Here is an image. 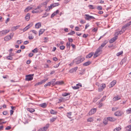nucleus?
Returning a JSON list of instances; mask_svg holds the SVG:
<instances>
[{"label":"nucleus","instance_id":"680f3d73","mask_svg":"<svg viewBox=\"0 0 131 131\" xmlns=\"http://www.w3.org/2000/svg\"><path fill=\"white\" fill-rule=\"evenodd\" d=\"M65 48V46L63 45H62L60 47V49L61 50H63Z\"/></svg>","mask_w":131,"mask_h":131},{"label":"nucleus","instance_id":"6ab92c4d","mask_svg":"<svg viewBox=\"0 0 131 131\" xmlns=\"http://www.w3.org/2000/svg\"><path fill=\"white\" fill-rule=\"evenodd\" d=\"M41 24L40 23H38L36 24L35 25L36 28L38 29L41 27Z\"/></svg>","mask_w":131,"mask_h":131},{"label":"nucleus","instance_id":"0eeeda50","mask_svg":"<svg viewBox=\"0 0 131 131\" xmlns=\"http://www.w3.org/2000/svg\"><path fill=\"white\" fill-rule=\"evenodd\" d=\"M49 126V124H47L45 126L43 127L40 128L39 129V131H46L48 128Z\"/></svg>","mask_w":131,"mask_h":131},{"label":"nucleus","instance_id":"f8f14e48","mask_svg":"<svg viewBox=\"0 0 131 131\" xmlns=\"http://www.w3.org/2000/svg\"><path fill=\"white\" fill-rule=\"evenodd\" d=\"M82 86L81 84L79 83L77 84L75 86H72L73 89H74L75 90L79 89L80 87Z\"/></svg>","mask_w":131,"mask_h":131},{"label":"nucleus","instance_id":"f704fd0d","mask_svg":"<svg viewBox=\"0 0 131 131\" xmlns=\"http://www.w3.org/2000/svg\"><path fill=\"white\" fill-rule=\"evenodd\" d=\"M126 113L127 114H129L131 113V108H129L126 111Z\"/></svg>","mask_w":131,"mask_h":131},{"label":"nucleus","instance_id":"20e7f679","mask_svg":"<svg viewBox=\"0 0 131 131\" xmlns=\"http://www.w3.org/2000/svg\"><path fill=\"white\" fill-rule=\"evenodd\" d=\"M85 16H86L85 17V18L86 20H90L92 19H95V17L93 16L89 15L88 14H86L85 15Z\"/></svg>","mask_w":131,"mask_h":131},{"label":"nucleus","instance_id":"1a4fd4ad","mask_svg":"<svg viewBox=\"0 0 131 131\" xmlns=\"http://www.w3.org/2000/svg\"><path fill=\"white\" fill-rule=\"evenodd\" d=\"M106 87L105 84H101L100 87L98 89V91L99 92H101L102 91L103 89Z\"/></svg>","mask_w":131,"mask_h":131},{"label":"nucleus","instance_id":"a19ab883","mask_svg":"<svg viewBox=\"0 0 131 131\" xmlns=\"http://www.w3.org/2000/svg\"><path fill=\"white\" fill-rule=\"evenodd\" d=\"M88 7L90 9H93L95 8V7L92 5H89Z\"/></svg>","mask_w":131,"mask_h":131},{"label":"nucleus","instance_id":"864d4df0","mask_svg":"<svg viewBox=\"0 0 131 131\" xmlns=\"http://www.w3.org/2000/svg\"><path fill=\"white\" fill-rule=\"evenodd\" d=\"M33 10L32 11V13L33 14L34 13H37L39 12V11L38 10Z\"/></svg>","mask_w":131,"mask_h":131},{"label":"nucleus","instance_id":"7c9ffc66","mask_svg":"<svg viewBox=\"0 0 131 131\" xmlns=\"http://www.w3.org/2000/svg\"><path fill=\"white\" fill-rule=\"evenodd\" d=\"M126 130L127 131H131V125H129L126 127Z\"/></svg>","mask_w":131,"mask_h":131},{"label":"nucleus","instance_id":"58836bf2","mask_svg":"<svg viewBox=\"0 0 131 131\" xmlns=\"http://www.w3.org/2000/svg\"><path fill=\"white\" fill-rule=\"evenodd\" d=\"M121 129V128L120 127H117L114 129V131H119Z\"/></svg>","mask_w":131,"mask_h":131},{"label":"nucleus","instance_id":"412c9836","mask_svg":"<svg viewBox=\"0 0 131 131\" xmlns=\"http://www.w3.org/2000/svg\"><path fill=\"white\" fill-rule=\"evenodd\" d=\"M30 15L29 13H28L27 14L25 17V19L26 20L28 21L30 18Z\"/></svg>","mask_w":131,"mask_h":131},{"label":"nucleus","instance_id":"8fccbe9b","mask_svg":"<svg viewBox=\"0 0 131 131\" xmlns=\"http://www.w3.org/2000/svg\"><path fill=\"white\" fill-rule=\"evenodd\" d=\"M119 108V107H113L112 108V110L113 111H116Z\"/></svg>","mask_w":131,"mask_h":131},{"label":"nucleus","instance_id":"13d9d810","mask_svg":"<svg viewBox=\"0 0 131 131\" xmlns=\"http://www.w3.org/2000/svg\"><path fill=\"white\" fill-rule=\"evenodd\" d=\"M41 84H42V83L41 82V81H40V82L37 83L35 84V86H37L39 85H41Z\"/></svg>","mask_w":131,"mask_h":131},{"label":"nucleus","instance_id":"bf43d9fd","mask_svg":"<svg viewBox=\"0 0 131 131\" xmlns=\"http://www.w3.org/2000/svg\"><path fill=\"white\" fill-rule=\"evenodd\" d=\"M48 78H47L46 79H44L42 80V81H41V82L42 83V84L43 83L45 82L46 81H47L48 80Z\"/></svg>","mask_w":131,"mask_h":131},{"label":"nucleus","instance_id":"09e8293b","mask_svg":"<svg viewBox=\"0 0 131 131\" xmlns=\"http://www.w3.org/2000/svg\"><path fill=\"white\" fill-rule=\"evenodd\" d=\"M53 6L52 5V4H51L48 7L49 9H47L46 10V11H49L50 9H52L53 8Z\"/></svg>","mask_w":131,"mask_h":131},{"label":"nucleus","instance_id":"bb28decb","mask_svg":"<svg viewBox=\"0 0 131 131\" xmlns=\"http://www.w3.org/2000/svg\"><path fill=\"white\" fill-rule=\"evenodd\" d=\"M27 110L31 113H32L35 111V110L32 108H27Z\"/></svg>","mask_w":131,"mask_h":131},{"label":"nucleus","instance_id":"9b49d317","mask_svg":"<svg viewBox=\"0 0 131 131\" xmlns=\"http://www.w3.org/2000/svg\"><path fill=\"white\" fill-rule=\"evenodd\" d=\"M117 36L115 35L114 37L112 38L109 41V42L110 43H111L114 41H115L117 39Z\"/></svg>","mask_w":131,"mask_h":131},{"label":"nucleus","instance_id":"4d7b16f0","mask_svg":"<svg viewBox=\"0 0 131 131\" xmlns=\"http://www.w3.org/2000/svg\"><path fill=\"white\" fill-rule=\"evenodd\" d=\"M66 46L67 48H70V43L69 42H68L67 43Z\"/></svg>","mask_w":131,"mask_h":131},{"label":"nucleus","instance_id":"338daca9","mask_svg":"<svg viewBox=\"0 0 131 131\" xmlns=\"http://www.w3.org/2000/svg\"><path fill=\"white\" fill-rule=\"evenodd\" d=\"M89 26H90V25H89V23L85 25V29H87V28Z\"/></svg>","mask_w":131,"mask_h":131},{"label":"nucleus","instance_id":"4c0bfd02","mask_svg":"<svg viewBox=\"0 0 131 131\" xmlns=\"http://www.w3.org/2000/svg\"><path fill=\"white\" fill-rule=\"evenodd\" d=\"M42 6V4H39V6L37 7V8L35 9V10H37L38 9H40Z\"/></svg>","mask_w":131,"mask_h":131},{"label":"nucleus","instance_id":"79ce46f5","mask_svg":"<svg viewBox=\"0 0 131 131\" xmlns=\"http://www.w3.org/2000/svg\"><path fill=\"white\" fill-rule=\"evenodd\" d=\"M51 84L50 82H49L47 83H46V84H45L44 85V86L45 87H46L48 86H50Z\"/></svg>","mask_w":131,"mask_h":131},{"label":"nucleus","instance_id":"f3484780","mask_svg":"<svg viewBox=\"0 0 131 131\" xmlns=\"http://www.w3.org/2000/svg\"><path fill=\"white\" fill-rule=\"evenodd\" d=\"M11 39V37L9 35L6 36L4 38V40L6 41H8Z\"/></svg>","mask_w":131,"mask_h":131},{"label":"nucleus","instance_id":"f257e3e1","mask_svg":"<svg viewBox=\"0 0 131 131\" xmlns=\"http://www.w3.org/2000/svg\"><path fill=\"white\" fill-rule=\"evenodd\" d=\"M85 59L84 58H80V57H78L74 59L73 61V63H75L76 64H78L82 61Z\"/></svg>","mask_w":131,"mask_h":131},{"label":"nucleus","instance_id":"f03ea898","mask_svg":"<svg viewBox=\"0 0 131 131\" xmlns=\"http://www.w3.org/2000/svg\"><path fill=\"white\" fill-rule=\"evenodd\" d=\"M102 49H101V47H99L96 49L94 54L93 57L94 58L98 57L100 55V52H101L102 51Z\"/></svg>","mask_w":131,"mask_h":131},{"label":"nucleus","instance_id":"393cba45","mask_svg":"<svg viewBox=\"0 0 131 131\" xmlns=\"http://www.w3.org/2000/svg\"><path fill=\"white\" fill-rule=\"evenodd\" d=\"M91 62L90 61H88V62H85L83 64V66H89L90 64H91Z\"/></svg>","mask_w":131,"mask_h":131},{"label":"nucleus","instance_id":"de8ad7c7","mask_svg":"<svg viewBox=\"0 0 131 131\" xmlns=\"http://www.w3.org/2000/svg\"><path fill=\"white\" fill-rule=\"evenodd\" d=\"M71 112L67 113V117L69 118H71Z\"/></svg>","mask_w":131,"mask_h":131},{"label":"nucleus","instance_id":"2f4dec72","mask_svg":"<svg viewBox=\"0 0 131 131\" xmlns=\"http://www.w3.org/2000/svg\"><path fill=\"white\" fill-rule=\"evenodd\" d=\"M120 99H121V98L118 96H115L113 98V100L114 101H116Z\"/></svg>","mask_w":131,"mask_h":131},{"label":"nucleus","instance_id":"3c124183","mask_svg":"<svg viewBox=\"0 0 131 131\" xmlns=\"http://www.w3.org/2000/svg\"><path fill=\"white\" fill-rule=\"evenodd\" d=\"M49 14L47 13H45V14H43V15L42 16V18H45L48 16Z\"/></svg>","mask_w":131,"mask_h":131},{"label":"nucleus","instance_id":"e2e57ef3","mask_svg":"<svg viewBox=\"0 0 131 131\" xmlns=\"http://www.w3.org/2000/svg\"><path fill=\"white\" fill-rule=\"evenodd\" d=\"M97 28H94L92 30L93 32H96L97 31Z\"/></svg>","mask_w":131,"mask_h":131},{"label":"nucleus","instance_id":"49530a36","mask_svg":"<svg viewBox=\"0 0 131 131\" xmlns=\"http://www.w3.org/2000/svg\"><path fill=\"white\" fill-rule=\"evenodd\" d=\"M34 38V37L32 36L31 34H30L28 36V38L29 39L31 40L33 39Z\"/></svg>","mask_w":131,"mask_h":131},{"label":"nucleus","instance_id":"a18cd8bd","mask_svg":"<svg viewBox=\"0 0 131 131\" xmlns=\"http://www.w3.org/2000/svg\"><path fill=\"white\" fill-rule=\"evenodd\" d=\"M30 32H32V33H34L35 35H37V32L35 30H30Z\"/></svg>","mask_w":131,"mask_h":131},{"label":"nucleus","instance_id":"6e6552de","mask_svg":"<svg viewBox=\"0 0 131 131\" xmlns=\"http://www.w3.org/2000/svg\"><path fill=\"white\" fill-rule=\"evenodd\" d=\"M9 31L10 30H5L1 31V36H2L4 35H5L8 33Z\"/></svg>","mask_w":131,"mask_h":131},{"label":"nucleus","instance_id":"5701e85b","mask_svg":"<svg viewBox=\"0 0 131 131\" xmlns=\"http://www.w3.org/2000/svg\"><path fill=\"white\" fill-rule=\"evenodd\" d=\"M47 104L46 103H43L40 104L39 106L43 108H45L47 106Z\"/></svg>","mask_w":131,"mask_h":131},{"label":"nucleus","instance_id":"7ed1b4c3","mask_svg":"<svg viewBox=\"0 0 131 131\" xmlns=\"http://www.w3.org/2000/svg\"><path fill=\"white\" fill-rule=\"evenodd\" d=\"M130 25H131V23L130 21L123 26L121 30L124 32L126 30L127 27H129Z\"/></svg>","mask_w":131,"mask_h":131},{"label":"nucleus","instance_id":"c85d7f7f","mask_svg":"<svg viewBox=\"0 0 131 131\" xmlns=\"http://www.w3.org/2000/svg\"><path fill=\"white\" fill-rule=\"evenodd\" d=\"M32 9V7H28L26 8L24 10V11L25 12H27L28 11Z\"/></svg>","mask_w":131,"mask_h":131},{"label":"nucleus","instance_id":"ea45409f","mask_svg":"<svg viewBox=\"0 0 131 131\" xmlns=\"http://www.w3.org/2000/svg\"><path fill=\"white\" fill-rule=\"evenodd\" d=\"M70 94L68 93H64L62 94V95L63 96H66L70 95Z\"/></svg>","mask_w":131,"mask_h":131},{"label":"nucleus","instance_id":"9d476101","mask_svg":"<svg viewBox=\"0 0 131 131\" xmlns=\"http://www.w3.org/2000/svg\"><path fill=\"white\" fill-rule=\"evenodd\" d=\"M96 108L92 109L90 110L88 114L89 115H91L94 114L96 112Z\"/></svg>","mask_w":131,"mask_h":131},{"label":"nucleus","instance_id":"4be33fe9","mask_svg":"<svg viewBox=\"0 0 131 131\" xmlns=\"http://www.w3.org/2000/svg\"><path fill=\"white\" fill-rule=\"evenodd\" d=\"M116 81L115 80H114L112 81L110 84V87H113L116 83Z\"/></svg>","mask_w":131,"mask_h":131},{"label":"nucleus","instance_id":"c03bdc74","mask_svg":"<svg viewBox=\"0 0 131 131\" xmlns=\"http://www.w3.org/2000/svg\"><path fill=\"white\" fill-rule=\"evenodd\" d=\"M6 59L8 60H11L13 59V58L10 56H8L6 57Z\"/></svg>","mask_w":131,"mask_h":131},{"label":"nucleus","instance_id":"4468645a","mask_svg":"<svg viewBox=\"0 0 131 131\" xmlns=\"http://www.w3.org/2000/svg\"><path fill=\"white\" fill-rule=\"evenodd\" d=\"M59 10H57L56 12H54L51 15V18H52L53 17L57 15L58 14L59 12Z\"/></svg>","mask_w":131,"mask_h":131},{"label":"nucleus","instance_id":"dca6fc26","mask_svg":"<svg viewBox=\"0 0 131 131\" xmlns=\"http://www.w3.org/2000/svg\"><path fill=\"white\" fill-rule=\"evenodd\" d=\"M78 67H76L74 68L71 69L69 71V72L70 73H72L74 72H75L78 69Z\"/></svg>","mask_w":131,"mask_h":131},{"label":"nucleus","instance_id":"473e14b6","mask_svg":"<svg viewBox=\"0 0 131 131\" xmlns=\"http://www.w3.org/2000/svg\"><path fill=\"white\" fill-rule=\"evenodd\" d=\"M57 117H53L50 119V121L51 122H52L55 121L57 119Z\"/></svg>","mask_w":131,"mask_h":131},{"label":"nucleus","instance_id":"6e6d98bb","mask_svg":"<svg viewBox=\"0 0 131 131\" xmlns=\"http://www.w3.org/2000/svg\"><path fill=\"white\" fill-rule=\"evenodd\" d=\"M108 120H107V119L104 120L103 122V123L104 124L106 125L108 124Z\"/></svg>","mask_w":131,"mask_h":131},{"label":"nucleus","instance_id":"423d86ee","mask_svg":"<svg viewBox=\"0 0 131 131\" xmlns=\"http://www.w3.org/2000/svg\"><path fill=\"white\" fill-rule=\"evenodd\" d=\"M34 75L33 74H29L26 76V80L27 81H31L33 79L32 76Z\"/></svg>","mask_w":131,"mask_h":131},{"label":"nucleus","instance_id":"c756f323","mask_svg":"<svg viewBox=\"0 0 131 131\" xmlns=\"http://www.w3.org/2000/svg\"><path fill=\"white\" fill-rule=\"evenodd\" d=\"M93 53H89L88 55H87L86 56V58H90L93 55Z\"/></svg>","mask_w":131,"mask_h":131},{"label":"nucleus","instance_id":"37998d69","mask_svg":"<svg viewBox=\"0 0 131 131\" xmlns=\"http://www.w3.org/2000/svg\"><path fill=\"white\" fill-rule=\"evenodd\" d=\"M32 52L34 53H36L38 52V49L37 48H35L32 50Z\"/></svg>","mask_w":131,"mask_h":131},{"label":"nucleus","instance_id":"052dcab7","mask_svg":"<svg viewBox=\"0 0 131 131\" xmlns=\"http://www.w3.org/2000/svg\"><path fill=\"white\" fill-rule=\"evenodd\" d=\"M97 9L99 10H101L102 9V7L101 6H99L97 7Z\"/></svg>","mask_w":131,"mask_h":131},{"label":"nucleus","instance_id":"ddd939ff","mask_svg":"<svg viewBox=\"0 0 131 131\" xmlns=\"http://www.w3.org/2000/svg\"><path fill=\"white\" fill-rule=\"evenodd\" d=\"M107 119L110 122H114L116 120V118L112 117H109L107 118Z\"/></svg>","mask_w":131,"mask_h":131},{"label":"nucleus","instance_id":"b1692460","mask_svg":"<svg viewBox=\"0 0 131 131\" xmlns=\"http://www.w3.org/2000/svg\"><path fill=\"white\" fill-rule=\"evenodd\" d=\"M45 31L44 29H40L39 32V36H40Z\"/></svg>","mask_w":131,"mask_h":131},{"label":"nucleus","instance_id":"603ef678","mask_svg":"<svg viewBox=\"0 0 131 131\" xmlns=\"http://www.w3.org/2000/svg\"><path fill=\"white\" fill-rule=\"evenodd\" d=\"M123 52L122 51H121L117 53L116 54V56H119L120 55L122 54L123 53Z\"/></svg>","mask_w":131,"mask_h":131},{"label":"nucleus","instance_id":"39448f33","mask_svg":"<svg viewBox=\"0 0 131 131\" xmlns=\"http://www.w3.org/2000/svg\"><path fill=\"white\" fill-rule=\"evenodd\" d=\"M123 113L120 111H117L115 112L114 113L115 116H120L123 115Z\"/></svg>","mask_w":131,"mask_h":131},{"label":"nucleus","instance_id":"c9c22d12","mask_svg":"<svg viewBox=\"0 0 131 131\" xmlns=\"http://www.w3.org/2000/svg\"><path fill=\"white\" fill-rule=\"evenodd\" d=\"M75 33V31H74L71 30V32L68 34V35H72L74 34Z\"/></svg>","mask_w":131,"mask_h":131},{"label":"nucleus","instance_id":"2eb2a0df","mask_svg":"<svg viewBox=\"0 0 131 131\" xmlns=\"http://www.w3.org/2000/svg\"><path fill=\"white\" fill-rule=\"evenodd\" d=\"M64 82L62 81H59L56 82V85H61L63 84Z\"/></svg>","mask_w":131,"mask_h":131},{"label":"nucleus","instance_id":"cd10ccee","mask_svg":"<svg viewBox=\"0 0 131 131\" xmlns=\"http://www.w3.org/2000/svg\"><path fill=\"white\" fill-rule=\"evenodd\" d=\"M123 32L121 30L120 31H118V30H117L116 32L115 33V35H116V36H118L119 34L121 35Z\"/></svg>","mask_w":131,"mask_h":131},{"label":"nucleus","instance_id":"69168bd1","mask_svg":"<svg viewBox=\"0 0 131 131\" xmlns=\"http://www.w3.org/2000/svg\"><path fill=\"white\" fill-rule=\"evenodd\" d=\"M22 42L21 40H18L17 41V43L18 44H20Z\"/></svg>","mask_w":131,"mask_h":131},{"label":"nucleus","instance_id":"0e129e2a","mask_svg":"<svg viewBox=\"0 0 131 131\" xmlns=\"http://www.w3.org/2000/svg\"><path fill=\"white\" fill-rule=\"evenodd\" d=\"M68 40L69 41V42L70 43V42H72L73 41V39L71 38H68Z\"/></svg>","mask_w":131,"mask_h":131},{"label":"nucleus","instance_id":"e433bc0d","mask_svg":"<svg viewBox=\"0 0 131 131\" xmlns=\"http://www.w3.org/2000/svg\"><path fill=\"white\" fill-rule=\"evenodd\" d=\"M59 5V4L58 3H55L52 4V5L53 7L58 6Z\"/></svg>","mask_w":131,"mask_h":131},{"label":"nucleus","instance_id":"aec40b11","mask_svg":"<svg viewBox=\"0 0 131 131\" xmlns=\"http://www.w3.org/2000/svg\"><path fill=\"white\" fill-rule=\"evenodd\" d=\"M107 42V41H105L102 43L101 46H100L99 47H100L101 49H102V48L104 47L106 44Z\"/></svg>","mask_w":131,"mask_h":131},{"label":"nucleus","instance_id":"774afa93","mask_svg":"<svg viewBox=\"0 0 131 131\" xmlns=\"http://www.w3.org/2000/svg\"><path fill=\"white\" fill-rule=\"evenodd\" d=\"M80 28H79L78 27V26H76V27H75V30L77 31H79V29Z\"/></svg>","mask_w":131,"mask_h":131},{"label":"nucleus","instance_id":"a878e982","mask_svg":"<svg viewBox=\"0 0 131 131\" xmlns=\"http://www.w3.org/2000/svg\"><path fill=\"white\" fill-rule=\"evenodd\" d=\"M30 24H29L26 27L24 28L23 29V31H25L26 30H27L29 28H30L32 26V25L30 26Z\"/></svg>","mask_w":131,"mask_h":131},{"label":"nucleus","instance_id":"5fc2aeb1","mask_svg":"<svg viewBox=\"0 0 131 131\" xmlns=\"http://www.w3.org/2000/svg\"><path fill=\"white\" fill-rule=\"evenodd\" d=\"M93 121V118L91 117L89 118L87 120V121L88 122H92Z\"/></svg>","mask_w":131,"mask_h":131},{"label":"nucleus","instance_id":"a211bd4d","mask_svg":"<svg viewBox=\"0 0 131 131\" xmlns=\"http://www.w3.org/2000/svg\"><path fill=\"white\" fill-rule=\"evenodd\" d=\"M56 79H53L50 82L51 84L53 86H55L56 85Z\"/></svg>","mask_w":131,"mask_h":131},{"label":"nucleus","instance_id":"72a5a7b5","mask_svg":"<svg viewBox=\"0 0 131 131\" xmlns=\"http://www.w3.org/2000/svg\"><path fill=\"white\" fill-rule=\"evenodd\" d=\"M50 113L51 114L54 115L56 114L57 113V112L51 109L50 111Z\"/></svg>","mask_w":131,"mask_h":131}]
</instances>
